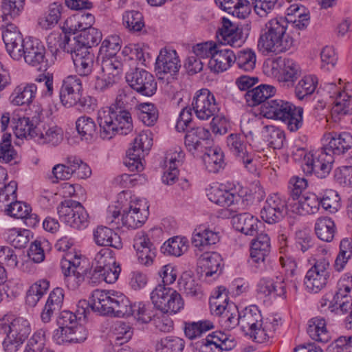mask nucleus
<instances>
[{
	"mask_svg": "<svg viewBox=\"0 0 352 352\" xmlns=\"http://www.w3.org/2000/svg\"><path fill=\"white\" fill-rule=\"evenodd\" d=\"M288 22L284 18H274L261 28L258 49L263 53L279 54L289 50L294 44L293 38L286 31Z\"/></svg>",
	"mask_w": 352,
	"mask_h": 352,
	"instance_id": "obj_1",
	"label": "nucleus"
},
{
	"mask_svg": "<svg viewBox=\"0 0 352 352\" xmlns=\"http://www.w3.org/2000/svg\"><path fill=\"white\" fill-rule=\"evenodd\" d=\"M278 320L263 321L260 310L256 305L245 307L241 312V329L258 343H264L273 336Z\"/></svg>",
	"mask_w": 352,
	"mask_h": 352,
	"instance_id": "obj_2",
	"label": "nucleus"
},
{
	"mask_svg": "<svg viewBox=\"0 0 352 352\" xmlns=\"http://www.w3.org/2000/svg\"><path fill=\"white\" fill-rule=\"evenodd\" d=\"M261 114L268 119L278 120L285 122L287 129L297 131L303 123V108L280 99H272L261 107Z\"/></svg>",
	"mask_w": 352,
	"mask_h": 352,
	"instance_id": "obj_3",
	"label": "nucleus"
},
{
	"mask_svg": "<svg viewBox=\"0 0 352 352\" xmlns=\"http://www.w3.org/2000/svg\"><path fill=\"white\" fill-rule=\"evenodd\" d=\"M99 134L103 140H110L116 133L126 135L133 129L132 118L128 109L109 107L98 112Z\"/></svg>",
	"mask_w": 352,
	"mask_h": 352,
	"instance_id": "obj_4",
	"label": "nucleus"
},
{
	"mask_svg": "<svg viewBox=\"0 0 352 352\" xmlns=\"http://www.w3.org/2000/svg\"><path fill=\"white\" fill-rule=\"evenodd\" d=\"M31 333L30 322L23 318L12 321L3 317L0 319V334H6L3 346L6 352L18 351Z\"/></svg>",
	"mask_w": 352,
	"mask_h": 352,
	"instance_id": "obj_5",
	"label": "nucleus"
},
{
	"mask_svg": "<svg viewBox=\"0 0 352 352\" xmlns=\"http://www.w3.org/2000/svg\"><path fill=\"white\" fill-rule=\"evenodd\" d=\"M322 146L318 151V156L307 153L303 148H298L297 153L304 156L302 168L306 174L313 173L318 178H326L330 173L329 152H330V133H325L321 140Z\"/></svg>",
	"mask_w": 352,
	"mask_h": 352,
	"instance_id": "obj_6",
	"label": "nucleus"
},
{
	"mask_svg": "<svg viewBox=\"0 0 352 352\" xmlns=\"http://www.w3.org/2000/svg\"><path fill=\"white\" fill-rule=\"evenodd\" d=\"M125 64L126 59L122 60L121 56L104 58L101 64V74L97 77L95 83L96 90L104 92L116 84L121 78Z\"/></svg>",
	"mask_w": 352,
	"mask_h": 352,
	"instance_id": "obj_7",
	"label": "nucleus"
},
{
	"mask_svg": "<svg viewBox=\"0 0 352 352\" xmlns=\"http://www.w3.org/2000/svg\"><path fill=\"white\" fill-rule=\"evenodd\" d=\"M109 224L114 228L119 229L122 226L135 229L141 227L147 219L148 212L145 208H140L138 204L130 206L129 209L124 210L121 218L119 210L109 207L108 210Z\"/></svg>",
	"mask_w": 352,
	"mask_h": 352,
	"instance_id": "obj_8",
	"label": "nucleus"
},
{
	"mask_svg": "<svg viewBox=\"0 0 352 352\" xmlns=\"http://www.w3.org/2000/svg\"><path fill=\"white\" fill-rule=\"evenodd\" d=\"M154 307L162 313L176 314L184 307L181 295L164 285H158L151 293Z\"/></svg>",
	"mask_w": 352,
	"mask_h": 352,
	"instance_id": "obj_9",
	"label": "nucleus"
},
{
	"mask_svg": "<svg viewBox=\"0 0 352 352\" xmlns=\"http://www.w3.org/2000/svg\"><path fill=\"white\" fill-rule=\"evenodd\" d=\"M153 145V140L146 132L138 135L132 146L126 151L124 164L131 171L140 172L144 169L142 160Z\"/></svg>",
	"mask_w": 352,
	"mask_h": 352,
	"instance_id": "obj_10",
	"label": "nucleus"
},
{
	"mask_svg": "<svg viewBox=\"0 0 352 352\" xmlns=\"http://www.w3.org/2000/svg\"><path fill=\"white\" fill-rule=\"evenodd\" d=\"M47 41L48 47L52 54L57 53L59 49H61L64 52L69 53L72 59L80 54H85L90 52L89 47L79 38V35L71 38L66 34L63 36L60 34H51L47 37Z\"/></svg>",
	"mask_w": 352,
	"mask_h": 352,
	"instance_id": "obj_11",
	"label": "nucleus"
},
{
	"mask_svg": "<svg viewBox=\"0 0 352 352\" xmlns=\"http://www.w3.org/2000/svg\"><path fill=\"white\" fill-rule=\"evenodd\" d=\"M57 210L60 219L69 226L76 229L85 226L88 214L80 203L67 200L58 206Z\"/></svg>",
	"mask_w": 352,
	"mask_h": 352,
	"instance_id": "obj_12",
	"label": "nucleus"
},
{
	"mask_svg": "<svg viewBox=\"0 0 352 352\" xmlns=\"http://www.w3.org/2000/svg\"><path fill=\"white\" fill-rule=\"evenodd\" d=\"M329 258H320L309 269L305 278V285L309 292L318 293L324 288L329 278Z\"/></svg>",
	"mask_w": 352,
	"mask_h": 352,
	"instance_id": "obj_13",
	"label": "nucleus"
},
{
	"mask_svg": "<svg viewBox=\"0 0 352 352\" xmlns=\"http://www.w3.org/2000/svg\"><path fill=\"white\" fill-rule=\"evenodd\" d=\"M80 258L72 252H67L60 261V267L65 276L67 287L71 290L79 287L85 280V270L80 266Z\"/></svg>",
	"mask_w": 352,
	"mask_h": 352,
	"instance_id": "obj_14",
	"label": "nucleus"
},
{
	"mask_svg": "<svg viewBox=\"0 0 352 352\" xmlns=\"http://www.w3.org/2000/svg\"><path fill=\"white\" fill-rule=\"evenodd\" d=\"M126 80L129 87L145 96H153L157 90V82L154 76L145 69L135 68L128 72Z\"/></svg>",
	"mask_w": 352,
	"mask_h": 352,
	"instance_id": "obj_15",
	"label": "nucleus"
},
{
	"mask_svg": "<svg viewBox=\"0 0 352 352\" xmlns=\"http://www.w3.org/2000/svg\"><path fill=\"white\" fill-rule=\"evenodd\" d=\"M192 109L199 120H206L219 110L214 95L206 89L199 91L192 102Z\"/></svg>",
	"mask_w": 352,
	"mask_h": 352,
	"instance_id": "obj_16",
	"label": "nucleus"
},
{
	"mask_svg": "<svg viewBox=\"0 0 352 352\" xmlns=\"http://www.w3.org/2000/svg\"><path fill=\"white\" fill-rule=\"evenodd\" d=\"M270 67L271 74L283 82H293L301 73L299 65L290 58H276L271 62Z\"/></svg>",
	"mask_w": 352,
	"mask_h": 352,
	"instance_id": "obj_17",
	"label": "nucleus"
},
{
	"mask_svg": "<svg viewBox=\"0 0 352 352\" xmlns=\"http://www.w3.org/2000/svg\"><path fill=\"white\" fill-rule=\"evenodd\" d=\"M287 204L278 194L270 195L261 210V217L266 223L273 224L280 221L286 214Z\"/></svg>",
	"mask_w": 352,
	"mask_h": 352,
	"instance_id": "obj_18",
	"label": "nucleus"
},
{
	"mask_svg": "<svg viewBox=\"0 0 352 352\" xmlns=\"http://www.w3.org/2000/svg\"><path fill=\"white\" fill-rule=\"evenodd\" d=\"M80 92H82L81 80L77 76L66 77L59 88L60 103L66 108L77 105Z\"/></svg>",
	"mask_w": 352,
	"mask_h": 352,
	"instance_id": "obj_19",
	"label": "nucleus"
},
{
	"mask_svg": "<svg viewBox=\"0 0 352 352\" xmlns=\"http://www.w3.org/2000/svg\"><path fill=\"white\" fill-rule=\"evenodd\" d=\"M185 135V146L192 154L196 151L204 152L212 146V140L209 130L204 127H190L187 129Z\"/></svg>",
	"mask_w": 352,
	"mask_h": 352,
	"instance_id": "obj_20",
	"label": "nucleus"
},
{
	"mask_svg": "<svg viewBox=\"0 0 352 352\" xmlns=\"http://www.w3.org/2000/svg\"><path fill=\"white\" fill-rule=\"evenodd\" d=\"M21 54L14 60L23 58L25 62L32 66H38L45 60L46 50L41 41L38 39H28L21 48Z\"/></svg>",
	"mask_w": 352,
	"mask_h": 352,
	"instance_id": "obj_21",
	"label": "nucleus"
},
{
	"mask_svg": "<svg viewBox=\"0 0 352 352\" xmlns=\"http://www.w3.org/2000/svg\"><path fill=\"white\" fill-rule=\"evenodd\" d=\"M270 251V240L267 234L261 233L252 241L248 263L256 268L265 266V261Z\"/></svg>",
	"mask_w": 352,
	"mask_h": 352,
	"instance_id": "obj_22",
	"label": "nucleus"
},
{
	"mask_svg": "<svg viewBox=\"0 0 352 352\" xmlns=\"http://www.w3.org/2000/svg\"><path fill=\"white\" fill-rule=\"evenodd\" d=\"M181 67L180 60L175 50L163 48L156 59L155 70L157 74L171 76L177 74Z\"/></svg>",
	"mask_w": 352,
	"mask_h": 352,
	"instance_id": "obj_23",
	"label": "nucleus"
},
{
	"mask_svg": "<svg viewBox=\"0 0 352 352\" xmlns=\"http://www.w3.org/2000/svg\"><path fill=\"white\" fill-rule=\"evenodd\" d=\"M2 38L9 55L13 58H19L21 48L26 41L23 37L19 28L13 23H8L2 32Z\"/></svg>",
	"mask_w": 352,
	"mask_h": 352,
	"instance_id": "obj_24",
	"label": "nucleus"
},
{
	"mask_svg": "<svg viewBox=\"0 0 352 352\" xmlns=\"http://www.w3.org/2000/svg\"><path fill=\"white\" fill-rule=\"evenodd\" d=\"M221 23V28L218 32V38L221 39V42L225 45L228 44L235 47H240L245 41L242 28L226 17L222 18Z\"/></svg>",
	"mask_w": 352,
	"mask_h": 352,
	"instance_id": "obj_25",
	"label": "nucleus"
},
{
	"mask_svg": "<svg viewBox=\"0 0 352 352\" xmlns=\"http://www.w3.org/2000/svg\"><path fill=\"white\" fill-rule=\"evenodd\" d=\"M133 248L140 263L148 265L156 255V248L144 232H138L134 238Z\"/></svg>",
	"mask_w": 352,
	"mask_h": 352,
	"instance_id": "obj_26",
	"label": "nucleus"
},
{
	"mask_svg": "<svg viewBox=\"0 0 352 352\" xmlns=\"http://www.w3.org/2000/svg\"><path fill=\"white\" fill-rule=\"evenodd\" d=\"M217 48L208 62V67L211 71L219 73L227 70L234 63V54L227 46Z\"/></svg>",
	"mask_w": 352,
	"mask_h": 352,
	"instance_id": "obj_27",
	"label": "nucleus"
},
{
	"mask_svg": "<svg viewBox=\"0 0 352 352\" xmlns=\"http://www.w3.org/2000/svg\"><path fill=\"white\" fill-rule=\"evenodd\" d=\"M7 215L16 218L24 219L25 223L34 227L38 222V216L31 214V208L24 202L18 201L16 199L10 203L8 207L3 210Z\"/></svg>",
	"mask_w": 352,
	"mask_h": 352,
	"instance_id": "obj_28",
	"label": "nucleus"
},
{
	"mask_svg": "<svg viewBox=\"0 0 352 352\" xmlns=\"http://www.w3.org/2000/svg\"><path fill=\"white\" fill-rule=\"evenodd\" d=\"M94 242L100 246H110L121 249L122 243L120 236L112 228L106 226H98L93 232Z\"/></svg>",
	"mask_w": 352,
	"mask_h": 352,
	"instance_id": "obj_29",
	"label": "nucleus"
},
{
	"mask_svg": "<svg viewBox=\"0 0 352 352\" xmlns=\"http://www.w3.org/2000/svg\"><path fill=\"white\" fill-rule=\"evenodd\" d=\"M276 93V88L272 85H261L245 94V99L250 107H255L270 100Z\"/></svg>",
	"mask_w": 352,
	"mask_h": 352,
	"instance_id": "obj_30",
	"label": "nucleus"
},
{
	"mask_svg": "<svg viewBox=\"0 0 352 352\" xmlns=\"http://www.w3.org/2000/svg\"><path fill=\"white\" fill-rule=\"evenodd\" d=\"M63 300L64 292L62 288L56 287L50 292L41 315L43 322H49L53 314L60 310Z\"/></svg>",
	"mask_w": 352,
	"mask_h": 352,
	"instance_id": "obj_31",
	"label": "nucleus"
},
{
	"mask_svg": "<svg viewBox=\"0 0 352 352\" xmlns=\"http://www.w3.org/2000/svg\"><path fill=\"white\" fill-rule=\"evenodd\" d=\"M37 87L34 83H21L16 86L10 96L11 103L22 106L30 104L35 97Z\"/></svg>",
	"mask_w": 352,
	"mask_h": 352,
	"instance_id": "obj_32",
	"label": "nucleus"
},
{
	"mask_svg": "<svg viewBox=\"0 0 352 352\" xmlns=\"http://www.w3.org/2000/svg\"><path fill=\"white\" fill-rule=\"evenodd\" d=\"M289 206L294 213L300 215L314 214L319 210L318 196L313 193L300 196L298 199L289 203Z\"/></svg>",
	"mask_w": 352,
	"mask_h": 352,
	"instance_id": "obj_33",
	"label": "nucleus"
},
{
	"mask_svg": "<svg viewBox=\"0 0 352 352\" xmlns=\"http://www.w3.org/2000/svg\"><path fill=\"white\" fill-rule=\"evenodd\" d=\"M35 140L39 144H58L63 139L61 129L56 126H50L43 123L37 124Z\"/></svg>",
	"mask_w": 352,
	"mask_h": 352,
	"instance_id": "obj_34",
	"label": "nucleus"
},
{
	"mask_svg": "<svg viewBox=\"0 0 352 352\" xmlns=\"http://www.w3.org/2000/svg\"><path fill=\"white\" fill-rule=\"evenodd\" d=\"M232 223L236 230L245 235L254 236L257 234L258 220L250 213L245 212L234 216Z\"/></svg>",
	"mask_w": 352,
	"mask_h": 352,
	"instance_id": "obj_35",
	"label": "nucleus"
},
{
	"mask_svg": "<svg viewBox=\"0 0 352 352\" xmlns=\"http://www.w3.org/2000/svg\"><path fill=\"white\" fill-rule=\"evenodd\" d=\"M351 289L349 286H344L343 288L340 287L333 296L331 300V314L336 318L346 314L352 306L350 302V297L348 294Z\"/></svg>",
	"mask_w": 352,
	"mask_h": 352,
	"instance_id": "obj_36",
	"label": "nucleus"
},
{
	"mask_svg": "<svg viewBox=\"0 0 352 352\" xmlns=\"http://www.w3.org/2000/svg\"><path fill=\"white\" fill-rule=\"evenodd\" d=\"M112 299L111 292L96 289L91 296V307L102 315L111 314Z\"/></svg>",
	"mask_w": 352,
	"mask_h": 352,
	"instance_id": "obj_37",
	"label": "nucleus"
},
{
	"mask_svg": "<svg viewBox=\"0 0 352 352\" xmlns=\"http://www.w3.org/2000/svg\"><path fill=\"white\" fill-rule=\"evenodd\" d=\"M226 142L230 151L239 160L252 152L246 135L243 134L232 133L228 136Z\"/></svg>",
	"mask_w": 352,
	"mask_h": 352,
	"instance_id": "obj_38",
	"label": "nucleus"
},
{
	"mask_svg": "<svg viewBox=\"0 0 352 352\" xmlns=\"http://www.w3.org/2000/svg\"><path fill=\"white\" fill-rule=\"evenodd\" d=\"M202 157L206 168L210 173H216L223 168V153L218 147H210L205 149Z\"/></svg>",
	"mask_w": 352,
	"mask_h": 352,
	"instance_id": "obj_39",
	"label": "nucleus"
},
{
	"mask_svg": "<svg viewBox=\"0 0 352 352\" xmlns=\"http://www.w3.org/2000/svg\"><path fill=\"white\" fill-rule=\"evenodd\" d=\"M12 124L18 138L34 139L36 136L37 124L34 126L29 118H12Z\"/></svg>",
	"mask_w": 352,
	"mask_h": 352,
	"instance_id": "obj_40",
	"label": "nucleus"
},
{
	"mask_svg": "<svg viewBox=\"0 0 352 352\" xmlns=\"http://www.w3.org/2000/svg\"><path fill=\"white\" fill-rule=\"evenodd\" d=\"M332 104L331 122H338L343 116L352 114V101L348 100V96L346 94L342 95L340 92H338L337 100H333Z\"/></svg>",
	"mask_w": 352,
	"mask_h": 352,
	"instance_id": "obj_41",
	"label": "nucleus"
},
{
	"mask_svg": "<svg viewBox=\"0 0 352 352\" xmlns=\"http://www.w3.org/2000/svg\"><path fill=\"white\" fill-rule=\"evenodd\" d=\"M209 200L221 207H230L239 200V196L225 189L212 188L207 194Z\"/></svg>",
	"mask_w": 352,
	"mask_h": 352,
	"instance_id": "obj_42",
	"label": "nucleus"
},
{
	"mask_svg": "<svg viewBox=\"0 0 352 352\" xmlns=\"http://www.w3.org/2000/svg\"><path fill=\"white\" fill-rule=\"evenodd\" d=\"M307 333L314 340L327 342L330 336L326 327V321L322 318H314L309 321Z\"/></svg>",
	"mask_w": 352,
	"mask_h": 352,
	"instance_id": "obj_43",
	"label": "nucleus"
},
{
	"mask_svg": "<svg viewBox=\"0 0 352 352\" xmlns=\"http://www.w3.org/2000/svg\"><path fill=\"white\" fill-rule=\"evenodd\" d=\"M178 284L180 290H183L187 296L199 297L202 294L201 287L193 276L192 272L187 271L182 273Z\"/></svg>",
	"mask_w": 352,
	"mask_h": 352,
	"instance_id": "obj_44",
	"label": "nucleus"
},
{
	"mask_svg": "<svg viewBox=\"0 0 352 352\" xmlns=\"http://www.w3.org/2000/svg\"><path fill=\"white\" fill-rule=\"evenodd\" d=\"M318 85V78L313 75L302 77L294 87L296 97L302 100L311 96L315 91Z\"/></svg>",
	"mask_w": 352,
	"mask_h": 352,
	"instance_id": "obj_45",
	"label": "nucleus"
},
{
	"mask_svg": "<svg viewBox=\"0 0 352 352\" xmlns=\"http://www.w3.org/2000/svg\"><path fill=\"white\" fill-rule=\"evenodd\" d=\"M214 328L213 322L208 320L186 322L184 323V333L188 339L195 340Z\"/></svg>",
	"mask_w": 352,
	"mask_h": 352,
	"instance_id": "obj_46",
	"label": "nucleus"
},
{
	"mask_svg": "<svg viewBox=\"0 0 352 352\" xmlns=\"http://www.w3.org/2000/svg\"><path fill=\"white\" fill-rule=\"evenodd\" d=\"M219 241V233L209 229L195 230L192 238V243L195 247L204 248L217 243Z\"/></svg>",
	"mask_w": 352,
	"mask_h": 352,
	"instance_id": "obj_47",
	"label": "nucleus"
},
{
	"mask_svg": "<svg viewBox=\"0 0 352 352\" xmlns=\"http://www.w3.org/2000/svg\"><path fill=\"white\" fill-rule=\"evenodd\" d=\"M73 62L77 74L80 76H88L94 69L95 56L94 53L89 52L85 54H80L75 56Z\"/></svg>",
	"mask_w": 352,
	"mask_h": 352,
	"instance_id": "obj_48",
	"label": "nucleus"
},
{
	"mask_svg": "<svg viewBox=\"0 0 352 352\" xmlns=\"http://www.w3.org/2000/svg\"><path fill=\"white\" fill-rule=\"evenodd\" d=\"M200 262L205 268L206 276H212L219 271H221L223 259L217 252L204 254L200 258Z\"/></svg>",
	"mask_w": 352,
	"mask_h": 352,
	"instance_id": "obj_49",
	"label": "nucleus"
},
{
	"mask_svg": "<svg viewBox=\"0 0 352 352\" xmlns=\"http://www.w3.org/2000/svg\"><path fill=\"white\" fill-rule=\"evenodd\" d=\"M188 241L186 238L175 236L165 242L161 248L163 253L179 256L188 250Z\"/></svg>",
	"mask_w": 352,
	"mask_h": 352,
	"instance_id": "obj_50",
	"label": "nucleus"
},
{
	"mask_svg": "<svg viewBox=\"0 0 352 352\" xmlns=\"http://www.w3.org/2000/svg\"><path fill=\"white\" fill-rule=\"evenodd\" d=\"M61 4L54 2L52 3L47 12L38 19V25L43 30L54 28L58 22L61 16Z\"/></svg>",
	"mask_w": 352,
	"mask_h": 352,
	"instance_id": "obj_51",
	"label": "nucleus"
},
{
	"mask_svg": "<svg viewBox=\"0 0 352 352\" xmlns=\"http://www.w3.org/2000/svg\"><path fill=\"white\" fill-rule=\"evenodd\" d=\"M77 316L69 311H63L60 312L57 319L58 329L54 333V338L59 339L63 334H66L68 330L72 329L78 324Z\"/></svg>",
	"mask_w": 352,
	"mask_h": 352,
	"instance_id": "obj_52",
	"label": "nucleus"
},
{
	"mask_svg": "<svg viewBox=\"0 0 352 352\" xmlns=\"http://www.w3.org/2000/svg\"><path fill=\"white\" fill-rule=\"evenodd\" d=\"M86 18L89 20V27L87 29L83 30L78 35L79 38L90 50L91 47L97 45L101 41L102 33L98 29L91 26L94 21V16L91 14H87Z\"/></svg>",
	"mask_w": 352,
	"mask_h": 352,
	"instance_id": "obj_53",
	"label": "nucleus"
},
{
	"mask_svg": "<svg viewBox=\"0 0 352 352\" xmlns=\"http://www.w3.org/2000/svg\"><path fill=\"white\" fill-rule=\"evenodd\" d=\"M122 24L131 32H140L144 27L143 15L138 10H127L122 15Z\"/></svg>",
	"mask_w": 352,
	"mask_h": 352,
	"instance_id": "obj_54",
	"label": "nucleus"
},
{
	"mask_svg": "<svg viewBox=\"0 0 352 352\" xmlns=\"http://www.w3.org/2000/svg\"><path fill=\"white\" fill-rule=\"evenodd\" d=\"M352 137L347 133H331V151L334 155L344 154L351 147Z\"/></svg>",
	"mask_w": 352,
	"mask_h": 352,
	"instance_id": "obj_55",
	"label": "nucleus"
},
{
	"mask_svg": "<svg viewBox=\"0 0 352 352\" xmlns=\"http://www.w3.org/2000/svg\"><path fill=\"white\" fill-rule=\"evenodd\" d=\"M256 54L250 49L244 50L234 54V63L237 67L245 72H250L254 69L256 65Z\"/></svg>",
	"mask_w": 352,
	"mask_h": 352,
	"instance_id": "obj_56",
	"label": "nucleus"
},
{
	"mask_svg": "<svg viewBox=\"0 0 352 352\" xmlns=\"http://www.w3.org/2000/svg\"><path fill=\"white\" fill-rule=\"evenodd\" d=\"M78 133L85 140L92 138L96 133V124L94 120L87 116L79 117L76 121Z\"/></svg>",
	"mask_w": 352,
	"mask_h": 352,
	"instance_id": "obj_57",
	"label": "nucleus"
},
{
	"mask_svg": "<svg viewBox=\"0 0 352 352\" xmlns=\"http://www.w3.org/2000/svg\"><path fill=\"white\" fill-rule=\"evenodd\" d=\"M30 234L29 230L12 228L8 232L7 241L15 248L21 249L30 241Z\"/></svg>",
	"mask_w": 352,
	"mask_h": 352,
	"instance_id": "obj_58",
	"label": "nucleus"
},
{
	"mask_svg": "<svg viewBox=\"0 0 352 352\" xmlns=\"http://www.w3.org/2000/svg\"><path fill=\"white\" fill-rule=\"evenodd\" d=\"M230 303L228 302L226 289L220 287L217 297L210 302V311L212 314L222 318L225 312L228 311L227 308Z\"/></svg>",
	"mask_w": 352,
	"mask_h": 352,
	"instance_id": "obj_59",
	"label": "nucleus"
},
{
	"mask_svg": "<svg viewBox=\"0 0 352 352\" xmlns=\"http://www.w3.org/2000/svg\"><path fill=\"white\" fill-rule=\"evenodd\" d=\"M47 329L41 328L36 331L28 340L25 352H45Z\"/></svg>",
	"mask_w": 352,
	"mask_h": 352,
	"instance_id": "obj_60",
	"label": "nucleus"
},
{
	"mask_svg": "<svg viewBox=\"0 0 352 352\" xmlns=\"http://www.w3.org/2000/svg\"><path fill=\"white\" fill-rule=\"evenodd\" d=\"M17 184L14 181H11L7 184L0 186V209L3 210L5 208L15 201L17 198L16 195Z\"/></svg>",
	"mask_w": 352,
	"mask_h": 352,
	"instance_id": "obj_61",
	"label": "nucleus"
},
{
	"mask_svg": "<svg viewBox=\"0 0 352 352\" xmlns=\"http://www.w3.org/2000/svg\"><path fill=\"white\" fill-rule=\"evenodd\" d=\"M87 337V331L83 326L78 323L58 340L61 342L78 343L85 341Z\"/></svg>",
	"mask_w": 352,
	"mask_h": 352,
	"instance_id": "obj_62",
	"label": "nucleus"
},
{
	"mask_svg": "<svg viewBox=\"0 0 352 352\" xmlns=\"http://www.w3.org/2000/svg\"><path fill=\"white\" fill-rule=\"evenodd\" d=\"M214 344H218L223 351H230L235 347L236 342L231 336L227 335L222 331H215L209 334L206 338Z\"/></svg>",
	"mask_w": 352,
	"mask_h": 352,
	"instance_id": "obj_63",
	"label": "nucleus"
},
{
	"mask_svg": "<svg viewBox=\"0 0 352 352\" xmlns=\"http://www.w3.org/2000/svg\"><path fill=\"white\" fill-rule=\"evenodd\" d=\"M135 102V98L133 91L130 87H126L118 91L116 102L111 107L128 109L129 106L133 105Z\"/></svg>",
	"mask_w": 352,
	"mask_h": 352,
	"instance_id": "obj_64",
	"label": "nucleus"
}]
</instances>
